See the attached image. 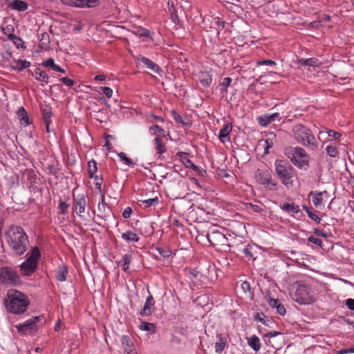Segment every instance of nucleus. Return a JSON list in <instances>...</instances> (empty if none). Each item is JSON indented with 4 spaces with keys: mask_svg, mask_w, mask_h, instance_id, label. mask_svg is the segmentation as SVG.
<instances>
[{
    "mask_svg": "<svg viewBox=\"0 0 354 354\" xmlns=\"http://www.w3.org/2000/svg\"><path fill=\"white\" fill-rule=\"evenodd\" d=\"M5 239L12 251L17 254H24L29 243L24 230L18 226H11L5 232Z\"/></svg>",
    "mask_w": 354,
    "mask_h": 354,
    "instance_id": "obj_1",
    "label": "nucleus"
},
{
    "mask_svg": "<svg viewBox=\"0 0 354 354\" xmlns=\"http://www.w3.org/2000/svg\"><path fill=\"white\" fill-rule=\"evenodd\" d=\"M6 309L12 314H22L27 310L30 301L21 292L12 289L7 293L6 299Z\"/></svg>",
    "mask_w": 354,
    "mask_h": 354,
    "instance_id": "obj_2",
    "label": "nucleus"
},
{
    "mask_svg": "<svg viewBox=\"0 0 354 354\" xmlns=\"http://www.w3.org/2000/svg\"><path fill=\"white\" fill-rule=\"evenodd\" d=\"M292 137L299 144L308 149L315 151L318 142L311 130L301 124L295 125L291 130Z\"/></svg>",
    "mask_w": 354,
    "mask_h": 354,
    "instance_id": "obj_3",
    "label": "nucleus"
},
{
    "mask_svg": "<svg viewBox=\"0 0 354 354\" xmlns=\"http://www.w3.org/2000/svg\"><path fill=\"white\" fill-rule=\"evenodd\" d=\"M290 295L295 301L301 305L311 304L316 300L313 290L300 282H295L290 286Z\"/></svg>",
    "mask_w": 354,
    "mask_h": 354,
    "instance_id": "obj_4",
    "label": "nucleus"
},
{
    "mask_svg": "<svg viewBox=\"0 0 354 354\" xmlns=\"http://www.w3.org/2000/svg\"><path fill=\"white\" fill-rule=\"evenodd\" d=\"M284 153L292 163L299 169L308 165L309 156L301 147H288L285 148Z\"/></svg>",
    "mask_w": 354,
    "mask_h": 354,
    "instance_id": "obj_5",
    "label": "nucleus"
},
{
    "mask_svg": "<svg viewBox=\"0 0 354 354\" xmlns=\"http://www.w3.org/2000/svg\"><path fill=\"white\" fill-rule=\"evenodd\" d=\"M275 171L281 183L286 187L292 185L293 167L286 160H277L274 162Z\"/></svg>",
    "mask_w": 354,
    "mask_h": 354,
    "instance_id": "obj_6",
    "label": "nucleus"
},
{
    "mask_svg": "<svg viewBox=\"0 0 354 354\" xmlns=\"http://www.w3.org/2000/svg\"><path fill=\"white\" fill-rule=\"evenodd\" d=\"M257 180L266 189L274 191L277 189V183L272 179L270 172L267 169H258L256 173Z\"/></svg>",
    "mask_w": 354,
    "mask_h": 354,
    "instance_id": "obj_7",
    "label": "nucleus"
},
{
    "mask_svg": "<svg viewBox=\"0 0 354 354\" xmlns=\"http://www.w3.org/2000/svg\"><path fill=\"white\" fill-rule=\"evenodd\" d=\"M19 282L18 274L12 269L7 267L0 268V283L15 286Z\"/></svg>",
    "mask_w": 354,
    "mask_h": 354,
    "instance_id": "obj_8",
    "label": "nucleus"
},
{
    "mask_svg": "<svg viewBox=\"0 0 354 354\" xmlns=\"http://www.w3.org/2000/svg\"><path fill=\"white\" fill-rule=\"evenodd\" d=\"M39 319L38 317H33L26 320L23 324H19L15 326L17 330L23 335H28L37 329V324Z\"/></svg>",
    "mask_w": 354,
    "mask_h": 354,
    "instance_id": "obj_9",
    "label": "nucleus"
},
{
    "mask_svg": "<svg viewBox=\"0 0 354 354\" xmlns=\"http://www.w3.org/2000/svg\"><path fill=\"white\" fill-rule=\"evenodd\" d=\"M86 207V200L84 195H79L75 199L73 205V211L75 212L80 217L85 212Z\"/></svg>",
    "mask_w": 354,
    "mask_h": 354,
    "instance_id": "obj_10",
    "label": "nucleus"
},
{
    "mask_svg": "<svg viewBox=\"0 0 354 354\" xmlns=\"http://www.w3.org/2000/svg\"><path fill=\"white\" fill-rule=\"evenodd\" d=\"M136 59L138 64L142 65L148 69H150L155 73H159L160 71L159 66L149 59L142 55H138L136 57Z\"/></svg>",
    "mask_w": 354,
    "mask_h": 354,
    "instance_id": "obj_11",
    "label": "nucleus"
},
{
    "mask_svg": "<svg viewBox=\"0 0 354 354\" xmlns=\"http://www.w3.org/2000/svg\"><path fill=\"white\" fill-rule=\"evenodd\" d=\"M26 257L27 259L25 261L26 264L32 266L33 268L36 270L38 266V261L40 258V252L39 249L37 247H35L32 249L30 252L27 253Z\"/></svg>",
    "mask_w": 354,
    "mask_h": 354,
    "instance_id": "obj_12",
    "label": "nucleus"
},
{
    "mask_svg": "<svg viewBox=\"0 0 354 354\" xmlns=\"http://www.w3.org/2000/svg\"><path fill=\"white\" fill-rule=\"evenodd\" d=\"M279 120L280 115L279 113H274L270 115L266 114L258 118L259 123L262 127H266L271 122Z\"/></svg>",
    "mask_w": 354,
    "mask_h": 354,
    "instance_id": "obj_13",
    "label": "nucleus"
},
{
    "mask_svg": "<svg viewBox=\"0 0 354 354\" xmlns=\"http://www.w3.org/2000/svg\"><path fill=\"white\" fill-rule=\"evenodd\" d=\"M121 342L124 354L136 351L134 344L129 336L123 335Z\"/></svg>",
    "mask_w": 354,
    "mask_h": 354,
    "instance_id": "obj_14",
    "label": "nucleus"
},
{
    "mask_svg": "<svg viewBox=\"0 0 354 354\" xmlns=\"http://www.w3.org/2000/svg\"><path fill=\"white\" fill-rule=\"evenodd\" d=\"M154 306L153 298L151 295H149L145 302L144 306L140 311L142 316H149L151 314V308Z\"/></svg>",
    "mask_w": 354,
    "mask_h": 354,
    "instance_id": "obj_15",
    "label": "nucleus"
},
{
    "mask_svg": "<svg viewBox=\"0 0 354 354\" xmlns=\"http://www.w3.org/2000/svg\"><path fill=\"white\" fill-rule=\"evenodd\" d=\"M248 346L256 353L259 351L261 348L260 339L255 335L246 337Z\"/></svg>",
    "mask_w": 354,
    "mask_h": 354,
    "instance_id": "obj_16",
    "label": "nucleus"
},
{
    "mask_svg": "<svg viewBox=\"0 0 354 354\" xmlns=\"http://www.w3.org/2000/svg\"><path fill=\"white\" fill-rule=\"evenodd\" d=\"M98 4V0H73L72 6L78 8H93Z\"/></svg>",
    "mask_w": 354,
    "mask_h": 354,
    "instance_id": "obj_17",
    "label": "nucleus"
},
{
    "mask_svg": "<svg viewBox=\"0 0 354 354\" xmlns=\"http://www.w3.org/2000/svg\"><path fill=\"white\" fill-rule=\"evenodd\" d=\"M12 68L17 71H21L30 66V62L26 60L14 59L10 63Z\"/></svg>",
    "mask_w": 354,
    "mask_h": 354,
    "instance_id": "obj_18",
    "label": "nucleus"
},
{
    "mask_svg": "<svg viewBox=\"0 0 354 354\" xmlns=\"http://www.w3.org/2000/svg\"><path fill=\"white\" fill-rule=\"evenodd\" d=\"M122 239L128 243H137L140 240L138 235L130 230H127L122 234Z\"/></svg>",
    "mask_w": 354,
    "mask_h": 354,
    "instance_id": "obj_19",
    "label": "nucleus"
},
{
    "mask_svg": "<svg viewBox=\"0 0 354 354\" xmlns=\"http://www.w3.org/2000/svg\"><path fill=\"white\" fill-rule=\"evenodd\" d=\"M68 274V268L64 264L58 266L56 271L55 277L59 281H65Z\"/></svg>",
    "mask_w": 354,
    "mask_h": 354,
    "instance_id": "obj_20",
    "label": "nucleus"
},
{
    "mask_svg": "<svg viewBox=\"0 0 354 354\" xmlns=\"http://www.w3.org/2000/svg\"><path fill=\"white\" fill-rule=\"evenodd\" d=\"M162 136H157L153 140L155 149L159 154H162L166 151V147L162 141Z\"/></svg>",
    "mask_w": 354,
    "mask_h": 354,
    "instance_id": "obj_21",
    "label": "nucleus"
},
{
    "mask_svg": "<svg viewBox=\"0 0 354 354\" xmlns=\"http://www.w3.org/2000/svg\"><path fill=\"white\" fill-rule=\"evenodd\" d=\"M159 202L158 196H156L152 198L149 199H145V200H139L138 201V205L143 208V209H147L151 206L156 205Z\"/></svg>",
    "mask_w": 354,
    "mask_h": 354,
    "instance_id": "obj_22",
    "label": "nucleus"
},
{
    "mask_svg": "<svg viewBox=\"0 0 354 354\" xmlns=\"http://www.w3.org/2000/svg\"><path fill=\"white\" fill-rule=\"evenodd\" d=\"M171 114L176 122L182 124L186 127H190L192 124L191 120L187 116H182L178 114L176 111H172Z\"/></svg>",
    "mask_w": 354,
    "mask_h": 354,
    "instance_id": "obj_23",
    "label": "nucleus"
},
{
    "mask_svg": "<svg viewBox=\"0 0 354 354\" xmlns=\"http://www.w3.org/2000/svg\"><path fill=\"white\" fill-rule=\"evenodd\" d=\"M232 126L230 124H225L223 127L220 130L218 134L219 140L225 143L228 140V135L230 132L232 131Z\"/></svg>",
    "mask_w": 354,
    "mask_h": 354,
    "instance_id": "obj_24",
    "label": "nucleus"
},
{
    "mask_svg": "<svg viewBox=\"0 0 354 354\" xmlns=\"http://www.w3.org/2000/svg\"><path fill=\"white\" fill-rule=\"evenodd\" d=\"M310 194H313V198H312L313 203L314 204L315 206L319 207V205H322V203L323 202V200H324L323 196H327L328 193L326 191H324V192H315V193L311 192Z\"/></svg>",
    "mask_w": 354,
    "mask_h": 354,
    "instance_id": "obj_25",
    "label": "nucleus"
},
{
    "mask_svg": "<svg viewBox=\"0 0 354 354\" xmlns=\"http://www.w3.org/2000/svg\"><path fill=\"white\" fill-rule=\"evenodd\" d=\"M281 209L291 215H295L300 212L299 206L294 203H283L281 205Z\"/></svg>",
    "mask_w": 354,
    "mask_h": 354,
    "instance_id": "obj_26",
    "label": "nucleus"
},
{
    "mask_svg": "<svg viewBox=\"0 0 354 354\" xmlns=\"http://www.w3.org/2000/svg\"><path fill=\"white\" fill-rule=\"evenodd\" d=\"M200 82L204 86H209L212 82V74L209 71L201 72L199 76Z\"/></svg>",
    "mask_w": 354,
    "mask_h": 354,
    "instance_id": "obj_27",
    "label": "nucleus"
},
{
    "mask_svg": "<svg viewBox=\"0 0 354 354\" xmlns=\"http://www.w3.org/2000/svg\"><path fill=\"white\" fill-rule=\"evenodd\" d=\"M33 75L37 81L43 84H47L48 82V75L45 71H42L39 68L35 69Z\"/></svg>",
    "mask_w": 354,
    "mask_h": 354,
    "instance_id": "obj_28",
    "label": "nucleus"
},
{
    "mask_svg": "<svg viewBox=\"0 0 354 354\" xmlns=\"http://www.w3.org/2000/svg\"><path fill=\"white\" fill-rule=\"evenodd\" d=\"M20 271L21 274L24 276H30L36 270L33 268L32 266H30L29 264H26V262L24 261L20 265Z\"/></svg>",
    "mask_w": 354,
    "mask_h": 354,
    "instance_id": "obj_29",
    "label": "nucleus"
},
{
    "mask_svg": "<svg viewBox=\"0 0 354 354\" xmlns=\"http://www.w3.org/2000/svg\"><path fill=\"white\" fill-rule=\"evenodd\" d=\"M43 118L46 126H50L52 111L50 107L46 106L41 111Z\"/></svg>",
    "mask_w": 354,
    "mask_h": 354,
    "instance_id": "obj_30",
    "label": "nucleus"
},
{
    "mask_svg": "<svg viewBox=\"0 0 354 354\" xmlns=\"http://www.w3.org/2000/svg\"><path fill=\"white\" fill-rule=\"evenodd\" d=\"M1 30L4 35H7L8 39L15 35V28L12 24L4 23L1 26Z\"/></svg>",
    "mask_w": 354,
    "mask_h": 354,
    "instance_id": "obj_31",
    "label": "nucleus"
},
{
    "mask_svg": "<svg viewBox=\"0 0 354 354\" xmlns=\"http://www.w3.org/2000/svg\"><path fill=\"white\" fill-rule=\"evenodd\" d=\"M17 115L21 124L25 125H28L30 124L28 113L24 107H21L19 109Z\"/></svg>",
    "mask_w": 354,
    "mask_h": 354,
    "instance_id": "obj_32",
    "label": "nucleus"
},
{
    "mask_svg": "<svg viewBox=\"0 0 354 354\" xmlns=\"http://www.w3.org/2000/svg\"><path fill=\"white\" fill-rule=\"evenodd\" d=\"M139 328L142 330L149 331L151 333H155L156 327L153 323L142 322L140 324Z\"/></svg>",
    "mask_w": 354,
    "mask_h": 354,
    "instance_id": "obj_33",
    "label": "nucleus"
},
{
    "mask_svg": "<svg viewBox=\"0 0 354 354\" xmlns=\"http://www.w3.org/2000/svg\"><path fill=\"white\" fill-rule=\"evenodd\" d=\"M226 345V339L220 336L218 340L215 343V352L221 353L225 349Z\"/></svg>",
    "mask_w": 354,
    "mask_h": 354,
    "instance_id": "obj_34",
    "label": "nucleus"
},
{
    "mask_svg": "<svg viewBox=\"0 0 354 354\" xmlns=\"http://www.w3.org/2000/svg\"><path fill=\"white\" fill-rule=\"evenodd\" d=\"M13 9L19 11H24L27 9L28 5L26 2L21 0H14L12 3Z\"/></svg>",
    "mask_w": 354,
    "mask_h": 354,
    "instance_id": "obj_35",
    "label": "nucleus"
},
{
    "mask_svg": "<svg viewBox=\"0 0 354 354\" xmlns=\"http://www.w3.org/2000/svg\"><path fill=\"white\" fill-rule=\"evenodd\" d=\"M324 133H326L328 137H332L335 140H338L342 136L341 133H339V132H336V131H334L333 130L326 129L325 131H320L319 133L318 139L321 140H322V136Z\"/></svg>",
    "mask_w": 354,
    "mask_h": 354,
    "instance_id": "obj_36",
    "label": "nucleus"
},
{
    "mask_svg": "<svg viewBox=\"0 0 354 354\" xmlns=\"http://www.w3.org/2000/svg\"><path fill=\"white\" fill-rule=\"evenodd\" d=\"M88 176L90 178H94L96 176H95V174L97 171V164L96 162L94 160H91L88 161Z\"/></svg>",
    "mask_w": 354,
    "mask_h": 354,
    "instance_id": "obj_37",
    "label": "nucleus"
},
{
    "mask_svg": "<svg viewBox=\"0 0 354 354\" xmlns=\"http://www.w3.org/2000/svg\"><path fill=\"white\" fill-rule=\"evenodd\" d=\"M131 261V257L129 254H126L123 256L122 262V268L124 271H127L129 268V266Z\"/></svg>",
    "mask_w": 354,
    "mask_h": 354,
    "instance_id": "obj_38",
    "label": "nucleus"
},
{
    "mask_svg": "<svg viewBox=\"0 0 354 354\" xmlns=\"http://www.w3.org/2000/svg\"><path fill=\"white\" fill-rule=\"evenodd\" d=\"M327 154L333 158H335L338 156V151L337 147L333 145H328L326 148Z\"/></svg>",
    "mask_w": 354,
    "mask_h": 354,
    "instance_id": "obj_39",
    "label": "nucleus"
},
{
    "mask_svg": "<svg viewBox=\"0 0 354 354\" xmlns=\"http://www.w3.org/2000/svg\"><path fill=\"white\" fill-rule=\"evenodd\" d=\"M167 10L171 15L173 20L174 21L175 19L177 18V15L174 9V3L173 1L169 0L167 1Z\"/></svg>",
    "mask_w": 354,
    "mask_h": 354,
    "instance_id": "obj_40",
    "label": "nucleus"
},
{
    "mask_svg": "<svg viewBox=\"0 0 354 354\" xmlns=\"http://www.w3.org/2000/svg\"><path fill=\"white\" fill-rule=\"evenodd\" d=\"M118 156L120 158V159L122 162H124V163L126 164L127 165H128V166H133V165H134V163L133 162L131 159L128 158L124 153L120 152V153H119L118 154Z\"/></svg>",
    "mask_w": 354,
    "mask_h": 354,
    "instance_id": "obj_41",
    "label": "nucleus"
},
{
    "mask_svg": "<svg viewBox=\"0 0 354 354\" xmlns=\"http://www.w3.org/2000/svg\"><path fill=\"white\" fill-rule=\"evenodd\" d=\"M9 40L12 41L14 45L17 48H23L24 47V41L23 40L19 37H17L15 35L12 36L11 38L9 39Z\"/></svg>",
    "mask_w": 354,
    "mask_h": 354,
    "instance_id": "obj_42",
    "label": "nucleus"
},
{
    "mask_svg": "<svg viewBox=\"0 0 354 354\" xmlns=\"http://www.w3.org/2000/svg\"><path fill=\"white\" fill-rule=\"evenodd\" d=\"M304 208L305 209V210L306 211L308 216L313 221H315V222L317 223H319L321 221V219L320 218L316 215L315 214L313 213L312 212H310L308 207H306V206H304Z\"/></svg>",
    "mask_w": 354,
    "mask_h": 354,
    "instance_id": "obj_43",
    "label": "nucleus"
},
{
    "mask_svg": "<svg viewBox=\"0 0 354 354\" xmlns=\"http://www.w3.org/2000/svg\"><path fill=\"white\" fill-rule=\"evenodd\" d=\"M254 319L259 321L263 324H267V322H269V319L263 314V313H257Z\"/></svg>",
    "mask_w": 354,
    "mask_h": 354,
    "instance_id": "obj_44",
    "label": "nucleus"
},
{
    "mask_svg": "<svg viewBox=\"0 0 354 354\" xmlns=\"http://www.w3.org/2000/svg\"><path fill=\"white\" fill-rule=\"evenodd\" d=\"M306 62L307 66L313 67H318L321 64L317 59L314 58L306 59Z\"/></svg>",
    "mask_w": 354,
    "mask_h": 354,
    "instance_id": "obj_45",
    "label": "nucleus"
},
{
    "mask_svg": "<svg viewBox=\"0 0 354 354\" xmlns=\"http://www.w3.org/2000/svg\"><path fill=\"white\" fill-rule=\"evenodd\" d=\"M256 65L257 66H261V65L275 66L276 62L272 60H270V59H268V60L263 59V60L258 61L256 63Z\"/></svg>",
    "mask_w": 354,
    "mask_h": 354,
    "instance_id": "obj_46",
    "label": "nucleus"
},
{
    "mask_svg": "<svg viewBox=\"0 0 354 354\" xmlns=\"http://www.w3.org/2000/svg\"><path fill=\"white\" fill-rule=\"evenodd\" d=\"M43 66L45 67H50L53 70L54 66H56V64H55L54 59L53 58H49L43 62Z\"/></svg>",
    "mask_w": 354,
    "mask_h": 354,
    "instance_id": "obj_47",
    "label": "nucleus"
},
{
    "mask_svg": "<svg viewBox=\"0 0 354 354\" xmlns=\"http://www.w3.org/2000/svg\"><path fill=\"white\" fill-rule=\"evenodd\" d=\"M102 90L104 93V94L108 97V98H111L112 97V95H113V90L109 88V87H107V86H103L102 87Z\"/></svg>",
    "mask_w": 354,
    "mask_h": 354,
    "instance_id": "obj_48",
    "label": "nucleus"
},
{
    "mask_svg": "<svg viewBox=\"0 0 354 354\" xmlns=\"http://www.w3.org/2000/svg\"><path fill=\"white\" fill-rule=\"evenodd\" d=\"M59 209L62 214H65L68 209V205L65 202L60 201L59 204Z\"/></svg>",
    "mask_w": 354,
    "mask_h": 354,
    "instance_id": "obj_49",
    "label": "nucleus"
},
{
    "mask_svg": "<svg viewBox=\"0 0 354 354\" xmlns=\"http://www.w3.org/2000/svg\"><path fill=\"white\" fill-rule=\"evenodd\" d=\"M308 240L309 242L313 243L319 246H321L322 243V241L321 239L313 237V236L308 237Z\"/></svg>",
    "mask_w": 354,
    "mask_h": 354,
    "instance_id": "obj_50",
    "label": "nucleus"
},
{
    "mask_svg": "<svg viewBox=\"0 0 354 354\" xmlns=\"http://www.w3.org/2000/svg\"><path fill=\"white\" fill-rule=\"evenodd\" d=\"M345 304L349 310H354V299H347Z\"/></svg>",
    "mask_w": 354,
    "mask_h": 354,
    "instance_id": "obj_51",
    "label": "nucleus"
},
{
    "mask_svg": "<svg viewBox=\"0 0 354 354\" xmlns=\"http://www.w3.org/2000/svg\"><path fill=\"white\" fill-rule=\"evenodd\" d=\"M232 82V79L230 77H225L222 82L221 83V86L224 87L225 90L230 85Z\"/></svg>",
    "mask_w": 354,
    "mask_h": 354,
    "instance_id": "obj_52",
    "label": "nucleus"
},
{
    "mask_svg": "<svg viewBox=\"0 0 354 354\" xmlns=\"http://www.w3.org/2000/svg\"><path fill=\"white\" fill-rule=\"evenodd\" d=\"M60 81L68 86H72L74 84V82L68 77H62Z\"/></svg>",
    "mask_w": 354,
    "mask_h": 354,
    "instance_id": "obj_53",
    "label": "nucleus"
},
{
    "mask_svg": "<svg viewBox=\"0 0 354 354\" xmlns=\"http://www.w3.org/2000/svg\"><path fill=\"white\" fill-rule=\"evenodd\" d=\"M264 148H265V151H264V153H268V149L269 148H271L272 147V142L268 139L264 141Z\"/></svg>",
    "mask_w": 354,
    "mask_h": 354,
    "instance_id": "obj_54",
    "label": "nucleus"
},
{
    "mask_svg": "<svg viewBox=\"0 0 354 354\" xmlns=\"http://www.w3.org/2000/svg\"><path fill=\"white\" fill-rule=\"evenodd\" d=\"M131 213H132V209L131 207H128L127 208H125L122 212V216L124 218H128L131 216Z\"/></svg>",
    "mask_w": 354,
    "mask_h": 354,
    "instance_id": "obj_55",
    "label": "nucleus"
},
{
    "mask_svg": "<svg viewBox=\"0 0 354 354\" xmlns=\"http://www.w3.org/2000/svg\"><path fill=\"white\" fill-rule=\"evenodd\" d=\"M348 353H354V347L341 349L337 352V354H348Z\"/></svg>",
    "mask_w": 354,
    "mask_h": 354,
    "instance_id": "obj_56",
    "label": "nucleus"
},
{
    "mask_svg": "<svg viewBox=\"0 0 354 354\" xmlns=\"http://www.w3.org/2000/svg\"><path fill=\"white\" fill-rule=\"evenodd\" d=\"M241 288L242 290L246 293L248 292H250V284L248 281H243L241 283Z\"/></svg>",
    "mask_w": 354,
    "mask_h": 354,
    "instance_id": "obj_57",
    "label": "nucleus"
},
{
    "mask_svg": "<svg viewBox=\"0 0 354 354\" xmlns=\"http://www.w3.org/2000/svg\"><path fill=\"white\" fill-rule=\"evenodd\" d=\"M149 131H153L154 133H156V132H159V133L164 132V130L160 127H159L158 125L151 126L150 127V129H149Z\"/></svg>",
    "mask_w": 354,
    "mask_h": 354,
    "instance_id": "obj_58",
    "label": "nucleus"
},
{
    "mask_svg": "<svg viewBox=\"0 0 354 354\" xmlns=\"http://www.w3.org/2000/svg\"><path fill=\"white\" fill-rule=\"evenodd\" d=\"M277 313L281 315H284L286 313V308H284V306L283 305H281V304H279L277 306Z\"/></svg>",
    "mask_w": 354,
    "mask_h": 354,
    "instance_id": "obj_59",
    "label": "nucleus"
},
{
    "mask_svg": "<svg viewBox=\"0 0 354 354\" xmlns=\"http://www.w3.org/2000/svg\"><path fill=\"white\" fill-rule=\"evenodd\" d=\"M95 178L96 180L95 187L99 191V192H102V179L98 178L97 176H95Z\"/></svg>",
    "mask_w": 354,
    "mask_h": 354,
    "instance_id": "obj_60",
    "label": "nucleus"
},
{
    "mask_svg": "<svg viewBox=\"0 0 354 354\" xmlns=\"http://www.w3.org/2000/svg\"><path fill=\"white\" fill-rule=\"evenodd\" d=\"M268 304L270 307L277 308V306L279 304V302L278 299H270Z\"/></svg>",
    "mask_w": 354,
    "mask_h": 354,
    "instance_id": "obj_61",
    "label": "nucleus"
},
{
    "mask_svg": "<svg viewBox=\"0 0 354 354\" xmlns=\"http://www.w3.org/2000/svg\"><path fill=\"white\" fill-rule=\"evenodd\" d=\"M41 41L42 44H47L49 42V36L47 33L41 34Z\"/></svg>",
    "mask_w": 354,
    "mask_h": 354,
    "instance_id": "obj_62",
    "label": "nucleus"
},
{
    "mask_svg": "<svg viewBox=\"0 0 354 354\" xmlns=\"http://www.w3.org/2000/svg\"><path fill=\"white\" fill-rule=\"evenodd\" d=\"M279 334V333L277 332V331L270 332V333L265 334L263 335V337H276L277 335H278Z\"/></svg>",
    "mask_w": 354,
    "mask_h": 354,
    "instance_id": "obj_63",
    "label": "nucleus"
},
{
    "mask_svg": "<svg viewBox=\"0 0 354 354\" xmlns=\"http://www.w3.org/2000/svg\"><path fill=\"white\" fill-rule=\"evenodd\" d=\"M214 24L218 25V27H221L222 28H223L224 27V22L223 21H221L219 18H215L214 19Z\"/></svg>",
    "mask_w": 354,
    "mask_h": 354,
    "instance_id": "obj_64",
    "label": "nucleus"
}]
</instances>
